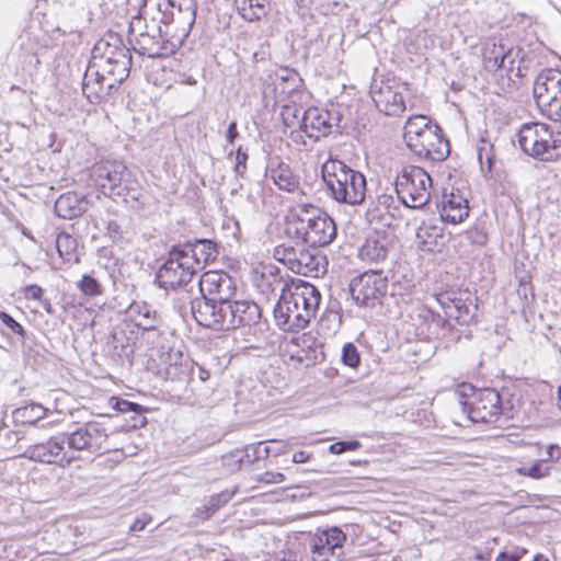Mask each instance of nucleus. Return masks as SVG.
Here are the masks:
<instances>
[{"label": "nucleus", "instance_id": "obj_1", "mask_svg": "<svg viewBox=\"0 0 561 561\" xmlns=\"http://www.w3.org/2000/svg\"><path fill=\"white\" fill-rule=\"evenodd\" d=\"M192 314L202 327L229 331L259 323L262 311L257 304L250 300L230 299L220 305L207 300H193Z\"/></svg>", "mask_w": 561, "mask_h": 561}, {"label": "nucleus", "instance_id": "obj_2", "mask_svg": "<svg viewBox=\"0 0 561 561\" xmlns=\"http://www.w3.org/2000/svg\"><path fill=\"white\" fill-rule=\"evenodd\" d=\"M283 231L287 238L310 248L325 247L336 237L334 220L307 205H297L287 211Z\"/></svg>", "mask_w": 561, "mask_h": 561}, {"label": "nucleus", "instance_id": "obj_3", "mask_svg": "<svg viewBox=\"0 0 561 561\" xmlns=\"http://www.w3.org/2000/svg\"><path fill=\"white\" fill-rule=\"evenodd\" d=\"M319 302L317 288L307 282H299L283 290L274 307L275 323L287 332L302 330L316 316Z\"/></svg>", "mask_w": 561, "mask_h": 561}, {"label": "nucleus", "instance_id": "obj_4", "mask_svg": "<svg viewBox=\"0 0 561 561\" xmlns=\"http://www.w3.org/2000/svg\"><path fill=\"white\" fill-rule=\"evenodd\" d=\"M403 137L409 149L421 158L443 161L449 154L448 140L428 116H410L404 125Z\"/></svg>", "mask_w": 561, "mask_h": 561}, {"label": "nucleus", "instance_id": "obj_5", "mask_svg": "<svg viewBox=\"0 0 561 561\" xmlns=\"http://www.w3.org/2000/svg\"><path fill=\"white\" fill-rule=\"evenodd\" d=\"M456 394L462 412L473 423L494 424L503 413L500 392L490 387L477 388L469 382H460Z\"/></svg>", "mask_w": 561, "mask_h": 561}, {"label": "nucleus", "instance_id": "obj_6", "mask_svg": "<svg viewBox=\"0 0 561 561\" xmlns=\"http://www.w3.org/2000/svg\"><path fill=\"white\" fill-rule=\"evenodd\" d=\"M322 178L332 197L350 205L362 204L366 195L365 176L343 161L330 158L322 165Z\"/></svg>", "mask_w": 561, "mask_h": 561}, {"label": "nucleus", "instance_id": "obj_7", "mask_svg": "<svg viewBox=\"0 0 561 561\" xmlns=\"http://www.w3.org/2000/svg\"><path fill=\"white\" fill-rule=\"evenodd\" d=\"M371 99L376 107L388 116H399L407 110V101L411 110H424L427 105L422 94L413 91L409 83L397 78L375 80L371 90Z\"/></svg>", "mask_w": 561, "mask_h": 561}, {"label": "nucleus", "instance_id": "obj_8", "mask_svg": "<svg viewBox=\"0 0 561 561\" xmlns=\"http://www.w3.org/2000/svg\"><path fill=\"white\" fill-rule=\"evenodd\" d=\"M518 144L524 153L542 162L561 159V130L543 122H529L518 130Z\"/></svg>", "mask_w": 561, "mask_h": 561}, {"label": "nucleus", "instance_id": "obj_9", "mask_svg": "<svg viewBox=\"0 0 561 561\" xmlns=\"http://www.w3.org/2000/svg\"><path fill=\"white\" fill-rule=\"evenodd\" d=\"M91 176L98 190L108 197H126L141 188L136 175L118 160L96 163Z\"/></svg>", "mask_w": 561, "mask_h": 561}, {"label": "nucleus", "instance_id": "obj_10", "mask_svg": "<svg viewBox=\"0 0 561 561\" xmlns=\"http://www.w3.org/2000/svg\"><path fill=\"white\" fill-rule=\"evenodd\" d=\"M394 185L397 195L404 205L421 208L431 198L433 181L425 169L409 164L398 172Z\"/></svg>", "mask_w": 561, "mask_h": 561}, {"label": "nucleus", "instance_id": "obj_11", "mask_svg": "<svg viewBox=\"0 0 561 561\" xmlns=\"http://www.w3.org/2000/svg\"><path fill=\"white\" fill-rule=\"evenodd\" d=\"M314 249L282 243L273 249V257L296 274L318 277L325 272L327 261Z\"/></svg>", "mask_w": 561, "mask_h": 561}, {"label": "nucleus", "instance_id": "obj_12", "mask_svg": "<svg viewBox=\"0 0 561 561\" xmlns=\"http://www.w3.org/2000/svg\"><path fill=\"white\" fill-rule=\"evenodd\" d=\"M445 317L459 325L478 322V298L469 289H448L435 295Z\"/></svg>", "mask_w": 561, "mask_h": 561}, {"label": "nucleus", "instance_id": "obj_13", "mask_svg": "<svg viewBox=\"0 0 561 561\" xmlns=\"http://www.w3.org/2000/svg\"><path fill=\"white\" fill-rule=\"evenodd\" d=\"M534 96L542 115L561 122V70H543L535 81Z\"/></svg>", "mask_w": 561, "mask_h": 561}, {"label": "nucleus", "instance_id": "obj_14", "mask_svg": "<svg viewBox=\"0 0 561 561\" xmlns=\"http://www.w3.org/2000/svg\"><path fill=\"white\" fill-rule=\"evenodd\" d=\"M341 121L337 113H332L328 108L311 106L308 107L300 122V129L290 131V137L296 142L306 144V137L318 140L331 134L332 128Z\"/></svg>", "mask_w": 561, "mask_h": 561}, {"label": "nucleus", "instance_id": "obj_15", "mask_svg": "<svg viewBox=\"0 0 561 561\" xmlns=\"http://www.w3.org/2000/svg\"><path fill=\"white\" fill-rule=\"evenodd\" d=\"M196 274L187 254L181 247H174L169 252L167 261L157 273V282L164 289H176L187 285Z\"/></svg>", "mask_w": 561, "mask_h": 561}, {"label": "nucleus", "instance_id": "obj_16", "mask_svg": "<svg viewBox=\"0 0 561 561\" xmlns=\"http://www.w3.org/2000/svg\"><path fill=\"white\" fill-rule=\"evenodd\" d=\"M388 279L381 271H367L350 284L353 299L360 306L374 307L386 296Z\"/></svg>", "mask_w": 561, "mask_h": 561}, {"label": "nucleus", "instance_id": "obj_17", "mask_svg": "<svg viewBox=\"0 0 561 561\" xmlns=\"http://www.w3.org/2000/svg\"><path fill=\"white\" fill-rule=\"evenodd\" d=\"M65 443L66 440L62 436H54L43 443L28 446L22 454V457L36 462L66 468L77 460L78 457L65 447Z\"/></svg>", "mask_w": 561, "mask_h": 561}, {"label": "nucleus", "instance_id": "obj_18", "mask_svg": "<svg viewBox=\"0 0 561 561\" xmlns=\"http://www.w3.org/2000/svg\"><path fill=\"white\" fill-rule=\"evenodd\" d=\"M202 298L207 302L220 305L232 299L237 294V284L232 276L221 270H210L202 274L199 278Z\"/></svg>", "mask_w": 561, "mask_h": 561}, {"label": "nucleus", "instance_id": "obj_19", "mask_svg": "<svg viewBox=\"0 0 561 561\" xmlns=\"http://www.w3.org/2000/svg\"><path fill=\"white\" fill-rule=\"evenodd\" d=\"M345 541V533L337 527L318 530L310 540L312 561H341L337 550H342Z\"/></svg>", "mask_w": 561, "mask_h": 561}, {"label": "nucleus", "instance_id": "obj_20", "mask_svg": "<svg viewBox=\"0 0 561 561\" xmlns=\"http://www.w3.org/2000/svg\"><path fill=\"white\" fill-rule=\"evenodd\" d=\"M106 430L96 422H88L84 426L67 435L65 438L68 450L101 453L107 440Z\"/></svg>", "mask_w": 561, "mask_h": 561}, {"label": "nucleus", "instance_id": "obj_21", "mask_svg": "<svg viewBox=\"0 0 561 561\" xmlns=\"http://www.w3.org/2000/svg\"><path fill=\"white\" fill-rule=\"evenodd\" d=\"M130 36L134 38V49L150 58L167 57L173 54L182 43L181 38L162 41L160 28L152 33L144 32L139 34H135L134 28H131Z\"/></svg>", "mask_w": 561, "mask_h": 561}, {"label": "nucleus", "instance_id": "obj_22", "mask_svg": "<svg viewBox=\"0 0 561 561\" xmlns=\"http://www.w3.org/2000/svg\"><path fill=\"white\" fill-rule=\"evenodd\" d=\"M284 72L276 73L272 81L264 85L263 100L266 106L276 107L278 104L290 102L293 95L298 92L296 73L287 70Z\"/></svg>", "mask_w": 561, "mask_h": 561}, {"label": "nucleus", "instance_id": "obj_23", "mask_svg": "<svg viewBox=\"0 0 561 561\" xmlns=\"http://www.w3.org/2000/svg\"><path fill=\"white\" fill-rule=\"evenodd\" d=\"M250 277L253 286L267 299L283 283L279 267L271 261H253Z\"/></svg>", "mask_w": 561, "mask_h": 561}, {"label": "nucleus", "instance_id": "obj_24", "mask_svg": "<svg viewBox=\"0 0 561 561\" xmlns=\"http://www.w3.org/2000/svg\"><path fill=\"white\" fill-rule=\"evenodd\" d=\"M547 457L545 459H536L531 463L525 461V457L518 459V466L515 471L518 476L533 480L547 478L551 473V468L545 462H558L561 459V448L558 444H550L546 448Z\"/></svg>", "mask_w": 561, "mask_h": 561}, {"label": "nucleus", "instance_id": "obj_25", "mask_svg": "<svg viewBox=\"0 0 561 561\" xmlns=\"http://www.w3.org/2000/svg\"><path fill=\"white\" fill-rule=\"evenodd\" d=\"M391 247L392 236L385 230H376L365 239L358 256L365 262H380L387 259Z\"/></svg>", "mask_w": 561, "mask_h": 561}, {"label": "nucleus", "instance_id": "obj_26", "mask_svg": "<svg viewBox=\"0 0 561 561\" xmlns=\"http://www.w3.org/2000/svg\"><path fill=\"white\" fill-rule=\"evenodd\" d=\"M439 216L444 222L461 224L469 216V202L459 190H451L443 196Z\"/></svg>", "mask_w": 561, "mask_h": 561}, {"label": "nucleus", "instance_id": "obj_27", "mask_svg": "<svg viewBox=\"0 0 561 561\" xmlns=\"http://www.w3.org/2000/svg\"><path fill=\"white\" fill-rule=\"evenodd\" d=\"M180 247L187 254L196 273L206 265L214 263L218 256L217 244L211 240H197L194 243H186Z\"/></svg>", "mask_w": 561, "mask_h": 561}, {"label": "nucleus", "instance_id": "obj_28", "mask_svg": "<svg viewBox=\"0 0 561 561\" xmlns=\"http://www.w3.org/2000/svg\"><path fill=\"white\" fill-rule=\"evenodd\" d=\"M511 49L502 42H496L492 38L485 43L482 48V64L483 68L489 72H495L505 68V59L510 56Z\"/></svg>", "mask_w": 561, "mask_h": 561}, {"label": "nucleus", "instance_id": "obj_29", "mask_svg": "<svg viewBox=\"0 0 561 561\" xmlns=\"http://www.w3.org/2000/svg\"><path fill=\"white\" fill-rule=\"evenodd\" d=\"M127 316L130 324L139 330L150 331L157 328V313L146 302H133Z\"/></svg>", "mask_w": 561, "mask_h": 561}, {"label": "nucleus", "instance_id": "obj_30", "mask_svg": "<svg viewBox=\"0 0 561 561\" xmlns=\"http://www.w3.org/2000/svg\"><path fill=\"white\" fill-rule=\"evenodd\" d=\"M55 210L60 218L73 219L83 214V202L76 193L68 192L57 198Z\"/></svg>", "mask_w": 561, "mask_h": 561}, {"label": "nucleus", "instance_id": "obj_31", "mask_svg": "<svg viewBox=\"0 0 561 561\" xmlns=\"http://www.w3.org/2000/svg\"><path fill=\"white\" fill-rule=\"evenodd\" d=\"M234 7L243 20L255 22L266 16L270 0H234Z\"/></svg>", "mask_w": 561, "mask_h": 561}, {"label": "nucleus", "instance_id": "obj_32", "mask_svg": "<svg viewBox=\"0 0 561 561\" xmlns=\"http://www.w3.org/2000/svg\"><path fill=\"white\" fill-rule=\"evenodd\" d=\"M108 404L111 405V408L118 412V413H129V412H133L135 414H137V419H135V423H134V426L135 427H145L148 423L147 421V417L145 416V414L147 412H149V409L139 404V403H136V402H130L128 400H125V399H122L117 396H113L108 399Z\"/></svg>", "mask_w": 561, "mask_h": 561}, {"label": "nucleus", "instance_id": "obj_33", "mask_svg": "<svg viewBox=\"0 0 561 561\" xmlns=\"http://www.w3.org/2000/svg\"><path fill=\"white\" fill-rule=\"evenodd\" d=\"M273 183L283 191L293 192L298 187V180L285 163H279L271 170Z\"/></svg>", "mask_w": 561, "mask_h": 561}, {"label": "nucleus", "instance_id": "obj_34", "mask_svg": "<svg viewBox=\"0 0 561 561\" xmlns=\"http://www.w3.org/2000/svg\"><path fill=\"white\" fill-rule=\"evenodd\" d=\"M173 3L171 0H145L144 12L150 14L152 20L167 23L172 12Z\"/></svg>", "mask_w": 561, "mask_h": 561}, {"label": "nucleus", "instance_id": "obj_35", "mask_svg": "<svg viewBox=\"0 0 561 561\" xmlns=\"http://www.w3.org/2000/svg\"><path fill=\"white\" fill-rule=\"evenodd\" d=\"M56 249L59 256L65 262H70L76 259L78 242L75 237L67 232L58 233L56 238Z\"/></svg>", "mask_w": 561, "mask_h": 561}, {"label": "nucleus", "instance_id": "obj_36", "mask_svg": "<svg viewBox=\"0 0 561 561\" xmlns=\"http://www.w3.org/2000/svg\"><path fill=\"white\" fill-rule=\"evenodd\" d=\"M107 87L98 78L85 77L82 83V92L90 103H100L106 94Z\"/></svg>", "mask_w": 561, "mask_h": 561}, {"label": "nucleus", "instance_id": "obj_37", "mask_svg": "<svg viewBox=\"0 0 561 561\" xmlns=\"http://www.w3.org/2000/svg\"><path fill=\"white\" fill-rule=\"evenodd\" d=\"M280 106V118L283 124L287 128H291V130L300 129L301 117H299V108L296 106L295 102H286L278 104Z\"/></svg>", "mask_w": 561, "mask_h": 561}, {"label": "nucleus", "instance_id": "obj_38", "mask_svg": "<svg viewBox=\"0 0 561 561\" xmlns=\"http://www.w3.org/2000/svg\"><path fill=\"white\" fill-rule=\"evenodd\" d=\"M46 410L42 404L31 403L15 411L16 417L24 424H34L42 420Z\"/></svg>", "mask_w": 561, "mask_h": 561}, {"label": "nucleus", "instance_id": "obj_39", "mask_svg": "<svg viewBox=\"0 0 561 561\" xmlns=\"http://www.w3.org/2000/svg\"><path fill=\"white\" fill-rule=\"evenodd\" d=\"M79 290L84 296L95 297L102 294L101 284L90 275H83L78 283Z\"/></svg>", "mask_w": 561, "mask_h": 561}, {"label": "nucleus", "instance_id": "obj_40", "mask_svg": "<svg viewBox=\"0 0 561 561\" xmlns=\"http://www.w3.org/2000/svg\"><path fill=\"white\" fill-rule=\"evenodd\" d=\"M0 322L14 335L25 339L26 331L23 325L18 322L11 314L5 311H0Z\"/></svg>", "mask_w": 561, "mask_h": 561}, {"label": "nucleus", "instance_id": "obj_41", "mask_svg": "<svg viewBox=\"0 0 561 561\" xmlns=\"http://www.w3.org/2000/svg\"><path fill=\"white\" fill-rule=\"evenodd\" d=\"M44 289L37 284L26 285L20 288L19 294L22 299L27 301L43 302Z\"/></svg>", "mask_w": 561, "mask_h": 561}, {"label": "nucleus", "instance_id": "obj_42", "mask_svg": "<svg viewBox=\"0 0 561 561\" xmlns=\"http://www.w3.org/2000/svg\"><path fill=\"white\" fill-rule=\"evenodd\" d=\"M362 447V443L357 439L335 442L329 446L332 455H341L346 451H355Z\"/></svg>", "mask_w": 561, "mask_h": 561}, {"label": "nucleus", "instance_id": "obj_43", "mask_svg": "<svg viewBox=\"0 0 561 561\" xmlns=\"http://www.w3.org/2000/svg\"><path fill=\"white\" fill-rule=\"evenodd\" d=\"M342 360L345 365L352 368H356L359 365L360 356L354 344L347 343L344 345Z\"/></svg>", "mask_w": 561, "mask_h": 561}, {"label": "nucleus", "instance_id": "obj_44", "mask_svg": "<svg viewBox=\"0 0 561 561\" xmlns=\"http://www.w3.org/2000/svg\"><path fill=\"white\" fill-rule=\"evenodd\" d=\"M71 308L73 309L72 319L77 321V329L83 330L88 324V318L91 314V310L82 305H72Z\"/></svg>", "mask_w": 561, "mask_h": 561}, {"label": "nucleus", "instance_id": "obj_45", "mask_svg": "<svg viewBox=\"0 0 561 561\" xmlns=\"http://www.w3.org/2000/svg\"><path fill=\"white\" fill-rule=\"evenodd\" d=\"M285 481V476L282 472L266 471L257 477V482L261 484H278Z\"/></svg>", "mask_w": 561, "mask_h": 561}, {"label": "nucleus", "instance_id": "obj_46", "mask_svg": "<svg viewBox=\"0 0 561 561\" xmlns=\"http://www.w3.org/2000/svg\"><path fill=\"white\" fill-rule=\"evenodd\" d=\"M152 522V516L144 513L141 516L134 519L129 526V531L137 533L144 530Z\"/></svg>", "mask_w": 561, "mask_h": 561}, {"label": "nucleus", "instance_id": "obj_47", "mask_svg": "<svg viewBox=\"0 0 561 561\" xmlns=\"http://www.w3.org/2000/svg\"><path fill=\"white\" fill-rule=\"evenodd\" d=\"M228 500H229V497L225 493H218V494L210 496V499L208 500L210 510L217 512L220 507H222L228 502Z\"/></svg>", "mask_w": 561, "mask_h": 561}, {"label": "nucleus", "instance_id": "obj_48", "mask_svg": "<svg viewBox=\"0 0 561 561\" xmlns=\"http://www.w3.org/2000/svg\"><path fill=\"white\" fill-rule=\"evenodd\" d=\"M238 136H239L238 125H237V122L233 121L229 124L228 129H227V134H226L227 141L230 145H233L236 139L238 138Z\"/></svg>", "mask_w": 561, "mask_h": 561}, {"label": "nucleus", "instance_id": "obj_49", "mask_svg": "<svg viewBox=\"0 0 561 561\" xmlns=\"http://www.w3.org/2000/svg\"><path fill=\"white\" fill-rule=\"evenodd\" d=\"M494 561H520V556L515 552L501 551Z\"/></svg>", "mask_w": 561, "mask_h": 561}, {"label": "nucleus", "instance_id": "obj_50", "mask_svg": "<svg viewBox=\"0 0 561 561\" xmlns=\"http://www.w3.org/2000/svg\"><path fill=\"white\" fill-rule=\"evenodd\" d=\"M310 459L311 453H308L306 450H299L293 455V462L295 463H305L308 462Z\"/></svg>", "mask_w": 561, "mask_h": 561}, {"label": "nucleus", "instance_id": "obj_51", "mask_svg": "<svg viewBox=\"0 0 561 561\" xmlns=\"http://www.w3.org/2000/svg\"><path fill=\"white\" fill-rule=\"evenodd\" d=\"M215 513H216V511L210 510V505H209L208 502H207V504L203 505L202 507H199L197 510V516L203 518V519L209 518Z\"/></svg>", "mask_w": 561, "mask_h": 561}, {"label": "nucleus", "instance_id": "obj_52", "mask_svg": "<svg viewBox=\"0 0 561 561\" xmlns=\"http://www.w3.org/2000/svg\"><path fill=\"white\" fill-rule=\"evenodd\" d=\"M107 230L110 232V234H119L121 233V227L117 222L115 221H110L108 225H107Z\"/></svg>", "mask_w": 561, "mask_h": 561}, {"label": "nucleus", "instance_id": "obj_53", "mask_svg": "<svg viewBox=\"0 0 561 561\" xmlns=\"http://www.w3.org/2000/svg\"><path fill=\"white\" fill-rule=\"evenodd\" d=\"M236 158H237V161H238V165L242 164L243 168H245V161L248 159L247 153H243V152H241L240 149H238Z\"/></svg>", "mask_w": 561, "mask_h": 561}, {"label": "nucleus", "instance_id": "obj_54", "mask_svg": "<svg viewBox=\"0 0 561 561\" xmlns=\"http://www.w3.org/2000/svg\"><path fill=\"white\" fill-rule=\"evenodd\" d=\"M526 446H528L535 455H538L541 450V444L536 442V443H526L525 444Z\"/></svg>", "mask_w": 561, "mask_h": 561}, {"label": "nucleus", "instance_id": "obj_55", "mask_svg": "<svg viewBox=\"0 0 561 561\" xmlns=\"http://www.w3.org/2000/svg\"><path fill=\"white\" fill-rule=\"evenodd\" d=\"M367 463H368L367 460H360V459L351 461V465L356 466V467L366 466Z\"/></svg>", "mask_w": 561, "mask_h": 561}, {"label": "nucleus", "instance_id": "obj_56", "mask_svg": "<svg viewBox=\"0 0 561 561\" xmlns=\"http://www.w3.org/2000/svg\"><path fill=\"white\" fill-rule=\"evenodd\" d=\"M43 307L47 313L53 312L51 304L48 300H46L45 304H43Z\"/></svg>", "mask_w": 561, "mask_h": 561}, {"label": "nucleus", "instance_id": "obj_57", "mask_svg": "<svg viewBox=\"0 0 561 561\" xmlns=\"http://www.w3.org/2000/svg\"><path fill=\"white\" fill-rule=\"evenodd\" d=\"M557 402H558V408L561 410V385L558 388Z\"/></svg>", "mask_w": 561, "mask_h": 561}, {"label": "nucleus", "instance_id": "obj_58", "mask_svg": "<svg viewBox=\"0 0 561 561\" xmlns=\"http://www.w3.org/2000/svg\"><path fill=\"white\" fill-rule=\"evenodd\" d=\"M531 561H548V559L543 558L542 556H536Z\"/></svg>", "mask_w": 561, "mask_h": 561}, {"label": "nucleus", "instance_id": "obj_59", "mask_svg": "<svg viewBox=\"0 0 561 561\" xmlns=\"http://www.w3.org/2000/svg\"><path fill=\"white\" fill-rule=\"evenodd\" d=\"M476 559H477V561H489L486 558H484L481 554H478Z\"/></svg>", "mask_w": 561, "mask_h": 561}, {"label": "nucleus", "instance_id": "obj_60", "mask_svg": "<svg viewBox=\"0 0 561 561\" xmlns=\"http://www.w3.org/2000/svg\"><path fill=\"white\" fill-rule=\"evenodd\" d=\"M291 343H293L294 345H298V339H297V337H296V339H293V340H291Z\"/></svg>", "mask_w": 561, "mask_h": 561}, {"label": "nucleus", "instance_id": "obj_61", "mask_svg": "<svg viewBox=\"0 0 561 561\" xmlns=\"http://www.w3.org/2000/svg\"><path fill=\"white\" fill-rule=\"evenodd\" d=\"M296 357H297V359H298L299 362H301V360L304 359V357H302L301 355H297Z\"/></svg>", "mask_w": 561, "mask_h": 561}]
</instances>
